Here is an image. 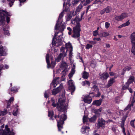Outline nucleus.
<instances>
[{"label":"nucleus","instance_id":"nucleus-1","mask_svg":"<svg viewBox=\"0 0 135 135\" xmlns=\"http://www.w3.org/2000/svg\"><path fill=\"white\" fill-rule=\"evenodd\" d=\"M57 100V99H56L55 101L54 97H52L51 98V101L52 102V106L54 107H56V108L58 111L65 113L64 114H62L60 115V113L59 112L58 115H55L54 116V118L57 121L58 131H60L61 129L63 128V125L64 124V122L67 118L66 115L67 108L66 105H65L64 104L65 100L60 99L59 98L57 103H55V102H56Z\"/></svg>","mask_w":135,"mask_h":135},{"label":"nucleus","instance_id":"nucleus-2","mask_svg":"<svg viewBox=\"0 0 135 135\" xmlns=\"http://www.w3.org/2000/svg\"><path fill=\"white\" fill-rule=\"evenodd\" d=\"M80 20L79 18L76 17L74 18L71 20V23L74 25H76L73 28V34L71 36L75 38H77L78 40L79 41L81 31V25L80 23Z\"/></svg>","mask_w":135,"mask_h":135},{"label":"nucleus","instance_id":"nucleus-3","mask_svg":"<svg viewBox=\"0 0 135 135\" xmlns=\"http://www.w3.org/2000/svg\"><path fill=\"white\" fill-rule=\"evenodd\" d=\"M64 26L62 24V22H61L60 25L59 27V29L60 31V32L62 33L61 35L59 36L57 38V40H55L56 42H54V44H56L58 43L59 45H61L62 44V39L63 37H62L63 35V31L65 29Z\"/></svg>","mask_w":135,"mask_h":135},{"label":"nucleus","instance_id":"nucleus-4","mask_svg":"<svg viewBox=\"0 0 135 135\" xmlns=\"http://www.w3.org/2000/svg\"><path fill=\"white\" fill-rule=\"evenodd\" d=\"M64 12L65 10H63L60 14L58 20L55 27V30H58L59 27V26L60 25V24L61 23V22H62V24L64 25V24L62 23V20L61 18L63 17L64 15Z\"/></svg>","mask_w":135,"mask_h":135},{"label":"nucleus","instance_id":"nucleus-5","mask_svg":"<svg viewBox=\"0 0 135 135\" xmlns=\"http://www.w3.org/2000/svg\"><path fill=\"white\" fill-rule=\"evenodd\" d=\"M67 68L68 65L65 62H63L61 63L60 68L62 69H64L61 73L62 75L61 76L62 78L65 77V76L66 75V73L67 72Z\"/></svg>","mask_w":135,"mask_h":135},{"label":"nucleus","instance_id":"nucleus-6","mask_svg":"<svg viewBox=\"0 0 135 135\" xmlns=\"http://www.w3.org/2000/svg\"><path fill=\"white\" fill-rule=\"evenodd\" d=\"M97 124V127L99 128L100 127L104 128L105 126L106 121L102 118H99L98 120Z\"/></svg>","mask_w":135,"mask_h":135},{"label":"nucleus","instance_id":"nucleus-7","mask_svg":"<svg viewBox=\"0 0 135 135\" xmlns=\"http://www.w3.org/2000/svg\"><path fill=\"white\" fill-rule=\"evenodd\" d=\"M128 15L126 13H122L120 15L117 16L115 17V20L117 21H121L124 18L127 17Z\"/></svg>","mask_w":135,"mask_h":135},{"label":"nucleus","instance_id":"nucleus-8","mask_svg":"<svg viewBox=\"0 0 135 135\" xmlns=\"http://www.w3.org/2000/svg\"><path fill=\"white\" fill-rule=\"evenodd\" d=\"M88 41L89 44H87L85 46V48L86 49H89L92 48L93 47V45H94L97 43V42L96 41L89 40H88Z\"/></svg>","mask_w":135,"mask_h":135},{"label":"nucleus","instance_id":"nucleus-9","mask_svg":"<svg viewBox=\"0 0 135 135\" xmlns=\"http://www.w3.org/2000/svg\"><path fill=\"white\" fill-rule=\"evenodd\" d=\"M7 51L6 47L0 46V56H6L7 54Z\"/></svg>","mask_w":135,"mask_h":135},{"label":"nucleus","instance_id":"nucleus-10","mask_svg":"<svg viewBox=\"0 0 135 135\" xmlns=\"http://www.w3.org/2000/svg\"><path fill=\"white\" fill-rule=\"evenodd\" d=\"M109 76V75L107 73H103L100 75V79L103 80L107 79Z\"/></svg>","mask_w":135,"mask_h":135},{"label":"nucleus","instance_id":"nucleus-11","mask_svg":"<svg viewBox=\"0 0 135 135\" xmlns=\"http://www.w3.org/2000/svg\"><path fill=\"white\" fill-rule=\"evenodd\" d=\"M102 102V100L100 99L99 100H94L92 103V105H95L96 106H99L100 105Z\"/></svg>","mask_w":135,"mask_h":135},{"label":"nucleus","instance_id":"nucleus-12","mask_svg":"<svg viewBox=\"0 0 135 135\" xmlns=\"http://www.w3.org/2000/svg\"><path fill=\"white\" fill-rule=\"evenodd\" d=\"M89 127L87 126H83L81 129V131L83 134L88 133L89 131Z\"/></svg>","mask_w":135,"mask_h":135},{"label":"nucleus","instance_id":"nucleus-13","mask_svg":"<svg viewBox=\"0 0 135 135\" xmlns=\"http://www.w3.org/2000/svg\"><path fill=\"white\" fill-rule=\"evenodd\" d=\"M48 117H50L49 119L50 120H52L53 121L54 120V119L53 118V116L54 115V112L53 110H48Z\"/></svg>","mask_w":135,"mask_h":135},{"label":"nucleus","instance_id":"nucleus-14","mask_svg":"<svg viewBox=\"0 0 135 135\" xmlns=\"http://www.w3.org/2000/svg\"><path fill=\"white\" fill-rule=\"evenodd\" d=\"M134 77L133 76H130L128 79L127 82L126 83V85H127L128 86H129L130 84L133 83L134 81Z\"/></svg>","mask_w":135,"mask_h":135},{"label":"nucleus","instance_id":"nucleus-15","mask_svg":"<svg viewBox=\"0 0 135 135\" xmlns=\"http://www.w3.org/2000/svg\"><path fill=\"white\" fill-rule=\"evenodd\" d=\"M115 82V78H110L108 81V84L106 85L107 88H108L112 86L114 83Z\"/></svg>","mask_w":135,"mask_h":135},{"label":"nucleus","instance_id":"nucleus-16","mask_svg":"<svg viewBox=\"0 0 135 135\" xmlns=\"http://www.w3.org/2000/svg\"><path fill=\"white\" fill-rule=\"evenodd\" d=\"M92 100V98H89L88 96L85 97L84 99V101L86 103L88 104H90Z\"/></svg>","mask_w":135,"mask_h":135},{"label":"nucleus","instance_id":"nucleus-17","mask_svg":"<svg viewBox=\"0 0 135 135\" xmlns=\"http://www.w3.org/2000/svg\"><path fill=\"white\" fill-rule=\"evenodd\" d=\"M0 135H13V134H11L7 132L5 130H3L2 129H0Z\"/></svg>","mask_w":135,"mask_h":135},{"label":"nucleus","instance_id":"nucleus-18","mask_svg":"<svg viewBox=\"0 0 135 135\" xmlns=\"http://www.w3.org/2000/svg\"><path fill=\"white\" fill-rule=\"evenodd\" d=\"M5 131L7 132L10 133L11 134H13L14 135L15 133L13 132V130L12 129L11 131H10V129L9 128H8L7 125H6L5 127Z\"/></svg>","mask_w":135,"mask_h":135},{"label":"nucleus","instance_id":"nucleus-19","mask_svg":"<svg viewBox=\"0 0 135 135\" xmlns=\"http://www.w3.org/2000/svg\"><path fill=\"white\" fill-rule=\"evenodd\" d=\"M5 17L0 15V25H4V22L5 21Z\"/></svg>","mask_w":135,"mask_h":135},{"label":"nucleus","instance_id":"nucleus-20","mask_svg":"<svg viewBox=\"0 0 135 135\" xmlns=\"http://www.w3.org/2000/svg\"><path fill=\"white\" fill-rule=\"evenodd\" d=\"M91 88V91L95 92L99 91V89L97 85H93Z\"/></svg>","mask_w":135,"mask_h":135},{"label":"nucleus","instance_id":"nucleus-21","mask_svg":"<svg viewBox=\"0 0 135 135\" xmlns=\"http://www.w3.org/2000/svg\"><path fill=\"white\" fill-rule=\"evenodd\" d=\"M105 13H110L112 10V7L109 6H107L106 8H104Z\"/></svg>","mask_w":135,"mask_h":135},{"label":"nucleus","instance_id":"nucleus-22","mask_svg":"<svg viewBox=\"0 0 135 135\" xmlns=\"http://www.w3.org/2000/svg\"><path fill=\"white\" fill-rule=\"evenodd\" d=\"M89 77V74L86 71H84L83 72L82 78L84 79H87Z\"/></svg>","mask_w":135,"mask_h":135},{"label":"nucleus","instance_id":"nucleus-23","mask_svg":"<svg viewBox=\"0 0 135 135\" xmlns=\"http://www.w3.org/2000/svg\"><path fill=\"white\" fill-rule=\"evenodd\" d=\"M85 1V0H73L72 2V4L73 5H74L78 3L79 1H80L81 3H83Z\"/></svg>","mask_w":135,"mask_h":135},{"label":"nucleus","instance_id":"nucleus-24","mask_svg":"<svg viewBox=\"0 0 135 135\" xmlns=\"http://www.w3.org/2000/svg\"><path fill=\"white\" fill-rule=\"evenodd\" d=\"M109 34L107 32H100V35L101 37H106L109 35Z\"/></svg>","mask_w":135,"mask_h":135},{"label":"nucleus","instance_id":"nucleus-25","mask_svg":"<svg viewBox=\"0 0 135 135\" xmlns=\"http://www.w3.org/2000/svg\"><path fill=\"white\" fill-rule=\"evenodd\" d=\"M63 56V54H62L61 53H60L58 55L57 59H56V61L57 62H59L61 60V58Z\"/></svg>","mask_w":135,"mask_h":135},{"label":"nucleus","instance_id":"nucleus-26","mask_svg":"<svg viewBox=\"0 0 135 135\" xmlns=\"http://www.w3.org/2000/svg\"><path fill=\"white\" fill-rule=\"evenodd\" d=\"M124 123H120V127L122 129V132L124 134V135H127L125 132V128L124 127Z\"/></svg>","mask_w":135,"mask_h":135},{"label":"nucleus","instance_id":"nucleus-27","mask_svg":"<svg viewBox=\"0 0 135 135\" xmlns=\"http://www.w3.org/2000/svg\"><path fill=\"white\" fill-rule=\"evenodd\" d=\"M131 42L135 41V32L132 33L130 37Z\"/></svg>","mask_w":135,"mask_h":135},{"label":"nucleus","instance_id":"nucleus-28","mask_svg":"<svg viewBox=\"0 0 135 135\" xmlns=\"http://www.w3.org/2000/svg\"><path fill=\"white\" fill-rule=\"evenodd\" d=\"M8 28H4L3 27V30L4 32V34L6 35H7L9 36L10 35V33L9 32V31L7 30Z\"/></svg>","mask_w":135,"mask_h":135},{"label":"nucleus","instance_id":"nucleus-29","mask_svg":"<svg viewBox=\"0 0 135 135\" xmlns=\"http://www.w3.org/2000/svg\"><path fill=\"white\" fill-rule=\"evenodd\" d=\"M97 118L96 116L93 115L92 117L89 118V120L90 122H95Z\"/></svg>","mask_w":135,"mask_h":135},{"label":"nucleus","instance_id":"nucleus-30","mask_svg":"<svg viewBox=\"0 0 135 135\" xmlns=\"http://www.w3.org/2000/svg\"><path fill=\"white\" fill-rule=\"evenodd\" d=\"M90 83L87 80H85L82 82V85L84 86L86 85H87L88 86H90Z\"/></svg>","mask_w":135,"mask_h":135},{"label":"nucleus","instance_id":"nucleus-31","mask_svg":"<svg viewBox=\"0 0 135 135\" xmlns=\"http://www.w3.org/2000/svg\"><path fill=\"white\" fill-rule=\"evenodd\" d=\"M70 6V4L69 1H67L66 4V6L64 10H65V11L67 12L68 9Z\"/></svg>","mask_w":135,"mask_h":135},{"label":"nucleus","instance_id":"nucleus-32","mask_svg":"<svg viewBox=\"0 0 135 135\" xmlns=\"http://www.w3.org/2000/svg\"><path fill=\"white\" fill-rule=\"evenodd\" d=\"M11 92L15 93L17 92L18 90L16 87L14 86L11 88Z\"/></svg>","mask_w":135,"mask_h":135},{"label":"nucleus","instance_id":"nucleus-33","mask_svg":"<svg viewBox=\"0 0 135 135\" xmlns=\"http://www.w3.org/2000/svg\"><path fill=\"white\" fill-rule=\"evenodd\" d=\"M58 33L59 32H55L54 37H53L52 38V43L55 42H56L55 40H57V38L56 37Z\"/></svg>","mask_w":135,"mask_h":135},{"label":"nucleus","instance_id":"nucleus-34","mask_svg":"<svg viewBox=\"0 0 135 135\" xmlns=\"http://www.w3.org/2000/svg\"><path fill=\"white\" fill-rule=\"evenodd\" d=\"M49 90L46 91L44 93V96L46 98H48L49 96Z\"/></svg>","mask_w":135,"mask_h":135},{"label":"nucleus","instance_id":"nucleus-35","mask_svg":"<svg viewBox=\"0 0 135 135\" xmlns=\"http://www.w3.org/2000/svg\"><path fill=\"white\" fill-rule=\"evenodd\" d=\"M94 113H95V115H94L96 116V117L97 118L98 117H99L100 116V113L96 109H95L94 110Z\"/></svg>","mask_w":135,"mask_h":135},{"label":"nucleus","instance_id":"nucleus-36","mask_svg":"<svg viewBox=\"0 0 135 135\" xmlns=\"http://www.w3.org/2000/svg\"><path fill=\"white\" fill-rule=\"evenodd\" d=\"M68 88L69 90H70L72 92H74L75 89V87L74 85L72 86H69Z\"/></svg>","mask_w":135,"mask_h":135},{"label":"nucleus","instance_id":"nucleus-37","mask_svg":"<svg viewBox=\"0 0 135 135\" xmlns=\"http://www.w3.org/2000/svg\"><path fill=\"white\" fill-rule=\"evenodd\" d=\"M95 94L94 92H92L90 93L87 96L89 98H92L95 97Z\"/></svg>","mask_w":135,"mask_h":135},{"label":"nucleus","instance_id":"nucleus-38","mask_svg":"<svg viewBox=\"0 0 135 135\" xmlns=\"http://www.w3.org/2000/svg\"><path fill=\"white\" fill-rule=\"evenodd\" d=\"M7 113V110L6 109H4V111H1L0 112L1 115H6Z\"/></svg>","mask_w":135,"mask_h":135},{"label":"nucleus","instance_id":"nucleus-39","mask_svg":"<svg viewBox=\"0 0 135 135\" xmlns=\"http://www.w3.org/2000/svg\"><path fill=\"white\" fill-rule=\"evenodd\" d=\"M132 68L131 67H129L128 66H126L123 70V71H129Z\"/></svg>","mask_w":135,"mask_h":135},{"label":"nucleus","instance_id":"nucleus-40","mask_svg":"<svg viewBox=\"0 0 135 135\" xmlns=\"http://www.w3.org/2000/svg\"><path fill=\"white\" fill-rule=\"evenodd\" d=\"M130 24V22H129V20L127 21L126 23L122 25V27H125L128 26Z\"/></svg>","mask_w":135,"mask_h":135},{"label":"nucleus","instance_id":"nucleus-41","mask_svg":"<svg viewBox=\"0 0 135 135\" xmlns=\"http://www.w3.org/2000/svg\"><path fill=\"white\" fill-rule=\"evenodd\" d=\"M93 0H86L85 2L83 4L84 6H86L89 4Z\"/></svg>","mask_w":135,"mask_h":135},{"label":"nucleus","instance_id":"nucleus-42","mask_svg":"<svg viewBox=\"0 0 135 135\" xmlns=\"http://www.w3.org/2000/svg\"><path fill=\"white\" fill-rule=\"evenodd\" d=\"M59 93V91H57L56 89H54L53 90L52 92V94L55 95Z\"/></svg>","mask_w":135,"mask_h":135},{"label":"nucleus","instance_id":"nucleus-43","mask_svg":"<svg viewBox=\"0 0 135 135\" xmlns=\"http://www.w3.org/2000/svg\"><path fill=\"white\" fill-rule=\"evenodd\" d=\"M59 78V77H56L52 81V83L54 85V87H55L56 86L55 85V84H56V82L57 80Z\"/></svg>","mask_w":135,"mask_h":135},{"label":"nucleus","instance_id":"nucleus-44","mask_svg":"<svg viewBox=\"0 0 135 135\" xmlns=\"http://www.w3.org/2000/svg\"><path fill=\"white\" fill-rule=\"evenodd\" d=\"M46 61L47 63L50 62L49 60V54H47L46 55Z\"/></svg>","mask_w":135,"mask_h":135},{"label":"nucleus","instance_id":"nucleus-45","mask_svg":"<svg viewBox=\"0 0 135 135\" xmlns=\"http://www.w3.org/2000/svg\"><path fill=\"white\" fill-rule=\"evenodd\" d=\"M88 117L87 116H86L85 115H84L83 117V123H85L87 121Z\"/></svg>","mask_w":135,"mask_h":135},{"label":"nucleus","instance_id":"nucleus-46","mask_svg":"<svg viewBox=\"0 0 135 135\" xmlns=\"http://www.w3.org/2000/svg\"><path fill=\"white\" fill-rule=\"evenodd\" d=\"M132 45V50H135V41L131 42Z\"/></svg>","mask_w":135,"mask_h":135},{"label":"nucleus","instance_id":"nucleus-47","mask_svg":"<svg viewBox=\"0 0 135 135\" xmlns=\"http://www.w3.org/2000/svg\"><path fill=\"white\" fill-rule=\"evenodd\" d=\"M68 84L69 85V86H72L74 85V83L73 82L72 80H69L68 82Z\"/></svg>","mask_w":135,"mask_h":135},{"label":"nucleus","instance_id":"nucleus-48","mask_svg":"<svg viewBox=\"0 0 135 135\" xmlns=\"http://www.w3.org/2000/svg\"><path fill=\"white\" fill-rule=\"evenodd\" d=\"M62 86H61V85H60V86H59L57 87L55 89L57 91H59V93L61 90L62 89Z\"/></svg>","mask_w":135,"mask_h":135},{"label":"nucleus","instance_id":"nucleus-49","mask_svg":"<svg viewBox=\"0 0 135 135\" xmlns=\"http://www.w3.org/2000/svg\"><path fill=\"white\" fill-rule=\"evenodd\" d=\"M98 30H95L93 32V35L94 36H96L98 35Z\"/></svg>","mask_w":135,"mask_h":135},{"label":"nucleus","instance_id":"nucleus-50","mask_svg":"<svg viewBox=\"0 0 135 135\" xmlns=\"http://www.w3.org/2000/svg\"><path fill=\"white\" fill-rule=\"evenodd\" d=\"M71 17L72 16L70 14L68 15L66 18V21H69L71 19Z\"/></svg>","mask_w":135,"mask_h":135},{"label":"nucleus","instance_id":"nucleus-51","mask_svg":"<svg viewBox=\"0 0 135 135\" xmlns=\"http://www.w3.org/2000/svg\"><path fill=\"white\" fill-rule=\"evenodd\" d=\"M72 51H73V49H70V50L69 51V56L70 58L72 56Z\"/></svg>","mask_w":135,"mask_h":135},{"label":"nucleus","instance_id":"nucleus-52","mask_svg":"<svg viewBox=\"0 0 135 135\" xmlns=\"http://www.w3.org/2000/svg\"><path fill=\"white\" fill-rule=\"evenodd\" d=\"M66 45L69 48V49H73V47L71 43L70 42L68 43Z\"/></svg>","mask_w":135,"mask_h":135},{"label":"nucleus","instance_id":"nucleus-53","mask_svg":"<svg viewBox=\"0 0 135 135\" xmlns=\"http://www.w3.org/2000/svg\"><path fill=\"white\" fill-rule=\"evenodd\" d=\"M14 0H11V1L9 2V4L10 7H11L13 5V3L14 2Z\"/></svg>","mask_w":135,"mask_h":135},{"label":"nucleus","instance_id":"nucleus-54","mask_svg":"<svg viewBox=\"0 0 135 135\" xmlns=\"http://www.w3.org/2000/svg\"><path fill=\"white\" fill-rule=\"evenodd\" d=\"M2 14L5 17L6 16H7L8 12L4 10H2Z\"/></svg>","mask_w":135,"mask_h":135},{"label":"nucleus","instance_id":"nucleus-55","mask_svg":"<svg viewBox=\"0 0 135 135\" xmlns=\"http://www.w3.org/2000/svg\"><path fill=\"white\" fill-rule=\"evenodd\" d=\"M110 23L108 22H106L105 23V27L107 29L109 27Z\"/></svg>","mask_w":135,"mask_h":135},{"label":"nucleus","instance_id":"nucleus-56","mask_svg":"<svg viewBox=\"0 0 135 135\" xmlns=\"http://www.w3.org/2000/svg\"><path fill=\"white\" fill-rule=\"evenodd\" d=\"M97 94H95V97H99L101 95V93L99 91L97 92Z\"/></svg>","mask_w":135,"mask_h":135},{"label":"nucleus","instance_id":"nucleus-57","mask_svg":"<svg viewBox=\"0 0 135 135\" xmlns=\"http://www.w3.org/2000/svg\"><path fill=\"white\" fill-rule=\"evenodd\" d=\"M75 68H72L70 73L73 75L75 73Z\"/></svg>","mask_w":135,"mask_h":135},{"label":"nucleus","instance_id":"nucleus-58","mask_svg":"<svg viewBox=\"0 0 135 135\" xmlns=\"http://www.w3.org/2000/svg\"><path fill=\"white\" fill-rule=\"evenodd\" d=\"M129 86H128L127 85H126V86L124 85L122 86V89L123 90H126L127 89H128Z\"/></svg>","mask_w":135,"mask_h":135},{"label":"nucleus","instance_id":"nucleus-59","mask_svg":"<svg viewBox=\"0 0 135 135\" xmlns=\"http://www.w3.org/2000/svg\"><path fill=\"white\" fill-rule=\"evenodd\" d=\"M105 12L104 8L103 9L100 10V13L101 15L103 14Z\"/></svg>","mask_w":135,"mask_h":135},{"label":"nucleus","instance_id":"nucleus-60","mask_svg":"<svg viewBox=\"0 0 135 135\" xmlns=\"http://www.w3.org/2000/svg\"><path fill=\"white\" fill-rule=\"evenodd\" d=\"M10 20V18L8 16H7L6 17V21L8 23H9Z\"/></svg>","mask_w":135,"mask_h":135},{"label":"nucleus","instance_id":"nucleus-61","mask_svg":"<svg viewBox=\"0 0 135 135\" xmlns=\"http://www.w3.org/2000/svg\"><path fill=\"white\" fill-rule=\"evenodd\" d=\"M18 112L17 111H15V110H13L12 113L13 114L14 116H17V114Z\"/></svg>","mask_w":135,"mask_h":135},{"label":"nucleus","instance_id":"nucleus-62","mask_svg":"<svg viewBox=\"0 0 135 135\" xmlns=\"http://www.w3.org/2000/svg\"><path fill=\"white\" fill-rule=\"evenodd\" d=\"M127 117H123L122 119V121L121 122L124 123V122L126 119Z\"/></svg>","mask_w":135,"mask_h":135},{"label":"nucleus","instance_id":"nucleus-63","mask_svg":"<svg viewBox=\"0 0 135 135\" xmlns=\"http://www.w3.org/2000/svg\"><path fill=\"white\" fill-rule=\"evenodd\" d=\"M101 38L100 37L99 38H96V37H94L93 39V40L94 41H95L97 40V41H99L101 40Z\"/></svg>","mask_w":135,"mask_h":135},{"label":"nucleus","instance_id":"nucleus-64","mask_svg":"<svg viewBox=\"0 0 135 135\" xmlns=\"http://www.w3.org/2000/svg\"><path fill=\"white\" fill-rule=\"evenodd\" d=\"M130 124L131 126L135 128V126L134 124V122H133V121H131L130 122Z\"/></svg>","mask_w":135,"mask_h":135}]
</instances>
